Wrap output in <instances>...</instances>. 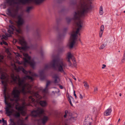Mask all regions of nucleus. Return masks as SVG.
Instances as JSON below:
<instances>
[{
    "label": "nucleus",
    "instance_id": "1",
    "mask_svg": "<svg viewBox=\"0 0 125 125\" xmlns=\"http://www.w3.org/2000/svg\"><path fill=\"white\" fill-rule=\"evenodd\" d=\"M90 8V5L88 4L82 5L79 10L75 11L73 14V19L75 20H78V21L76 23V26L78 27L76 31H73L71 33L70 39L67 46L70 49H72L74 44L76 43L78 37V35H80L79 33L82 27V21L80 20V17L84 15V14L87 13Z\"/></svg>",
    "mask_w": 125,
    "mask_h": 125
},
{
    "label": "nucleus",
    "instance_id": "2",
    "mask_svg": "<svg viewBox=\"0 0 125 125\" xmlns=\"http://www.w3.org/2000/svg\"><path fill=\"white\" fill-rule=\"evenodd\" d=\"M11 77L14 83L17 84L20 87H22L21 92L23 94L29 93L34 97L40 98L38 92H35L33 91H31V86L28 83H25L23 79H21L18 76H15L13 73L11 74Z\"/></svg>",
    "mask_w": 125,
    "mask_h": 125
},
{
    "label": "nucleus",
    "instance_id": "3",
    "mask_svg": "<svg viewBox=\"0 0 125 125\" xmlns=\"http://www.w3.org/2000/svg\"><path fill=\"white\" fill-rule=\"evenodd\" d=\"M67 64L65 62L64 59L62 58H58L57 60L54 59L50 63L46 64L45 66V69H46L51 67L58 68L59 71L65 73L64 69L67 67Z\"/></svg>",
    "mask_w": 125,
    "mask_h": 125
},
{
    "label": "nucleus",
    "instance_id": "4",
    "mask_svg": "<svg viewBox=\"0 0 125 125\" xmlns=\"http://www.w3.org/2000/svg\"><path fill=\"white\" fill-rule=\"evenodd\" d=\"M23 55L26 58H24V61L21 62H18V63L19 64H22L25 67H26L27 64H29L30 66L32 68H34L35 64V63L33 60L31 61V57L28 55L27 53H24Z\"/></svg>",
    "mask_w": 125,
    "mask_h": 125
},
{
    "label": "nucleus",
    "instance_id": "5",
    "mask_svg": "<svg viewBox=\"0 0 125 125\" xmlns=\"http://www.w3.org/2000/svg\"><path fill=\"white\" fill-rule=\"evenodd\" d=\"M5 102V104L7 105V106L5 108L6 114L8 116H10L15 111L13 109L10 103H8L6 101V99L7 97L6 96V94H4Z\"/></svg>",
    "mask_w": 125,
    "mask_h": 125
},
{
    "label": "nucleus",
    "instance_id": "6",
    "mask_svg": "<svg viewBox=\"0 0 125 125\" xmlns=\"http://www.w3.org/2000/svg\"><path fill=\"white\" fill-rule=\"evenodd\" d=\"M6 75H7L5 73H4L3 74L2 73L0 76V79H4V80L1 81L2 84L4 85V94H5L6 90V85L8 81V78Z\"/></svg>",
    "mask_w": 125,
    "mask_h": 125
},
{
    "label": "nucleus",
    "instance_id": "7",
    "mask_svg": "<svg viewBox=\"0 0 125 125\" xmlns=\"http://www.w3.org/2000/svg\"><path fill=\"white\" fill-rule=\"evenodd\" d=\"M19 43L22 45H25L24 47H20L19 46H18L17 48L18 49H22L23 50H26L29 47L27 46H25L26 44V43L25 41L24 38L23 37L21 36L19 39Z\"/></svg>",
    "mask_w": 125,
    "mask_h": 125
},
{
    "label": "nucleus",
    "instance_id": "8",
    "mask_svg": "<svg viewBox=\"0 0 125 125\" xmlns=\"http://www.w3.org/2000/svg\"><path fill=\"white\" fill-rule=\"evenodd\" d=\"M19 9V8L18 7H17L16 9H13L12 10H11L10 9H8V14L12 17L15 18L17 16Z\"/></svg>",
    "mask_w": 125,
    "mask_h": 125
},
{
    "label": "nucleus",
    "instance_id": "9",
    "mask_svg": "<svg viewBox=\"0 0 125 125\" xmlns=\"http://www.w3.org/2000/svg\"><path fill=\"white\" fill-rule=\"evenodd\" d=\"M43 112V110L39 107H38L36 110H34L31 112V115L34 117H36L40 114H42Z\"/></svg>",
    "mask_w": 125,
    "mask_h": 125
},
{
    "label": "nucleus",
    "instance_id": "10",
    "mask_svg": "<svg viewBox=\"0 0 125 125\" xmlns=\"http://www.w3.org/2000/svg\"><path fill=\"white\" fill-rule=\"evenodd\" d=\"M9 30H8V32L10 34H13V31H15L18 33H20L21 32V29L19 28L16 29L13 25H9Z\"/></svg>",
    "mask_w": 125,
    "mask_h": 125
},
{
    "label": "nucleus",
    "instance_id": "11",
    "mask_svg": "<svg viewBox=\"0 0 125 125\" xmlns=\"http://www.w3.org/2000/svg\"><path fill=\"white\" fill-rule=\"evenodd\" d=\"M22 15L20 14L17 17L18 20L17 22V23L18 26L22 25L25 23V20L22 18Z\"/></svg>",
    "mask_w": 125,
    "mask_h": 125
},
{
    "label": "nucleus",
    "instance_id": "12",
    "mask_svg": "<svg viewBox=\"0 0 125 125\" xmlns=\"http://www.w3.org/2000/svg\"><path fill=\"white\" fill-rule=\"evenodd\" d=\"M17 88L15 87L14 88L12 93V95L14 96V97L16 98H19L20 93V91L16 89Z\"/></svg>",
    "mask_w": 125,
    "mask_h": 125
},
{
    "label": "nucleus",
    "instance_id": "13",
    "mask_svg": "<svg viewBox=\"0 0 125 125\" xmlns=\"http://www.w3.org/2000/svg\"><path fill=\"white\" fill-rule=\"evenodd\" d=\"M13 67L14 70H16L17 72L21 71L26 74H27L28 73V72L26 71L24 68L21 66H19L17 68L15 64H14Z\"/></svg>",
    "mask_w": 125,
    "mask_h": 125
},
{
    "label": "nucleus",
    "instance_id": "14",
    "mask_svg": "<svg viewBox=\"0 0 125 125\" xmlns=\"http://www.w3.org/2000/svg\"><path fill=\"white\" fill-rule=\"evenodd\" d=\"M18 0L19 3L23 5L31 3V0Z\"/></svg>",
    "mask_w": 125,
    "mask_h": 125
},
{
    "label": "nucleus",
    "instance_id": "15",
    "mask_svg": "<svg viewBox=\"0 0 125 125\" xmlns=\"http://www.w3.org/2000/svg\"><path fill=\"white\" fill-rule=\"evenodd\" d=\"M112 111V108H108L104 112V114L105 116H107L110 115Z\"/></svg>",
    "mask_w": 125,
    "mask_h": 125
},
{
    "label": "nucleus",
    "instance_id": "16",
    "mask_svg": "<svg viewBox=\"0 0 125 125\" xmlns=\"http://www.w3.org/2000/svg\"><path fill=\"white\" fill-rule=\"evenodd\" d=\"M55 80L54 83H59L60 81V79L58 76L56 75H55L53 77Z\"/></svg>",
    "mask_w": 125,
    "mask_h": 125
},
{
    "label": "nucleus",
    "instance_id": "17",
    "mask_svg": "<svg viewBox=\"0 0 125 125\" xmlns=\"http://www.w3.org/2000/svg\"><path fill=\"white\" fill-rule=\"evenodd\" d=\"M73 58H74L73 56L70 52H68L67 53V57L66 58V59H67V60H70V59H72V60Z\"/></svg>",
    "mask_w": 125,
    "mask_h": 125
},
{
    "label": "nucleus",
    "instance_id": "18",
    "mask_svg": "<svg viewBox=\"0 0 125 125\" xmlns=\"http://www.w3.org/2000/svg\"><path fill=\"white\" fill-rule=\"evenodd\" d=\"M24 103L23 104V106H20L18 108L16 107V109L17 110L19 111H21L24 110Z\"/></svg>",
    "mask_w": 125,
    "mask_h": 125
},
{
    "label": "nucleus",
    "instance_id": "19",
    "mask_svg": "<svg viewBox=\"0 0 125 125\" xmlns=\"http://www.w3.org/2000/svg\"><path fill=\"white\" fill-rule=\"evenodd\" d=\"M40 104L41 105L42 107H45L47 105V103L45 101H40Z\"/></svg>",
    "mask_w": 125,
    "mask_h": 125
},
{
    "label": "nucleus",
    "instance_id": "20",
    "mask_svg": "<svg viewBox=\"0 0 125 125\" xmlns=\"http://www.w3.org/2000/svg\"><path fill=\"white\" fill-rule=\"evenodd\" d=\"M44 0H31V2H34L36 4H39L42 3Z\"/></svg>",
    "mask_w": 125,
    "mask_h": 125
},
{
    "label": "nucleus",
    "instance_id": "21",
    "mask_svg": "<svg viewBox=\"0 0 125 125\" xmlns=\"http://www.w3.org/2000/svg\"><path fill=\"white\" fill-rule=\"evenodd\" d=\"M48 117L47 116H44L42 119V123L44 124L48 120Z\"/></svg>",
    "mask_w": 125,
    "mask_h": 125
},
{
    "label": "nucleus",
    "instance_id": "22",
    "mask_svg": "<svg viewBox=\"0 0 125 125\" xmlns=\"http://www.w3.org/2000/svg\"><path fill=\"white\" fill-rule=\"evenodd\" d=\"M91 123L89 121V120L85 119L84 123L83 125H91Z\"/></svg>",
    "mask_w": 125,
    "mask_h": 125
},
{
    "label": "nucleus",
    "instance_id": "23",
    "mask_svg": "<svg viewBox=\"0 0 125 125\" xmlns=\"http://www.w3.org/2000/svg\"><path fill=\"white\" fill-rule=\"evenodd\" d=\"M68 100L69 102V103L72 106H73V105L71 101L74 102V99L71 96H69L68 98Z\"/></svg>",
    "mask_w": 125,
    "mask_h": 125
},
{
    "label": "nucleus",
    "instance_id": "24",
    "mask_svg": "<svg viewBox=\"0 0 125 125\" xmlns=\"http://www.w3.org/2000/svg\"><path fill=\"white\" fill-rule=\"evenodd\" d=\"M33 8V6L28 7H27L25 11L28 13H29Z\"/></svg>",
    "mask_w": 125,
    "mask_h": 125
},
{
    "label": "nucleus",
    "instance_id": "25",
    "mask_svg": "<svg viewBox=\"0 0 125 125\" xmlns=\"http://www.w3.org/2000/svg\"><path fill=\"white\" fill-rule=\"evenodd\" d=\"M24 121L20 119L17 122V125H27L26 124H24Z\"/></svg>",
    "mask_w": 125,
    "mask_h": 125
},
{
    "label": "nucleus",
    "instance_id": "26",
    "mask_svg": "<svg viewBox=\"0 0 125 125\" xmlns=\"http://www.w3.org/2000/svg\"><path fill=\"white\" fill-rule=\"evenodd\" d=\"M83 83L85 88L86 89H88L89 88V85L87 82L84 81L83 82Z\"/></svg>",
    "mask_w": 125,
    "mask_h": 125
},
{
    "label": "nucleus",
    "instance_id": "27",
    "mask_svg": "<svg viewBox=\"0 0 125 125\" xmlns=\"http://www.w3.org/2000/svg\"><path fill=\"white\" fill-rule=\"evenodd\" d=\"M7 2L10 5L16 3V2H15V0H7Z\"/></svg>",
    "mask_w": 125,
    "mask_h": 125
},
{
    "label": "nucleus",
    "instance_id": "28",
    "mask_svg": "<svg viewBox=\"0 0 125 125\" xmlns=\"http://www.w3.org/2000/svg\"><path fill=\"white\" fill-rule=\"evenodd\" d=\"M104 13L103 10V7L101 6L99 8V14L101 15H102Z\"/></svg>",
    "mask_w": 125,
    "mask_h": 125
},
{
    "label": "nucleus",
    "instance_id": "29",
    "mask_svg": "<svg viewBox=\"0 0 125 125\" xmlns=\"http://www.w3.org/2000/svg\"><path fill=\"white\" fill-rule=\"evenodd\" d=\"M11 35L10 34H8L6 33V36L5 35H3L2 36L3 38L6 40L8 39V37H10L11 36Z\"/></svg>",
    "mask_w": 125,
    "mask_h": 125
},
{
    "label": "nucleus",
    "instance_id": "30",
    "mask_svg": "<svg viewBox=\"0 0 125 125\" xmlns=\"http://www.w3.org/2000/svg\"><path fill=\"white\" fill-rule=\"evenodd\" d=\"M15 113L13 114V115L16 117H19L20 116V113L17 111H15Z\"/></svg>",
    "mask_w": 125,
    "mask_h": 125
},
{
    "label": "nucleus",
    "instance_id": "31",
    "mask_svg": "<svg viewBox=\"0 0 125 125\" xmlns=\"http://www.w3.org/2000/svg\"><path fill=\"white\" fill-rule=\"evenodd\" d=\"M72 61L73 62V66L76 67L77 66V64L75 58H73Z\"/></svg>",
    "mask_w": 125,
    "mask_h": 125
},
{
    "label": "nucleus",
    "instance_id": "32",
    "mask_svg": "<svg viewBox=\"0 0 125 125\" xmlns=\"http://www.w3.org/2000/svg\"><path fill=\"white\" fill-rule=\"evenodd\" d=\"M93 113H95V114H97L99 111V110H97L96 107H94L93 108Z\"/></svg>",
    "mask_w": 125,
    "mask_h": 125
},
{
    "label": "nucleus",
    "instance_id": "33",
    "mask_svg": "<svg viewBox=\"0 0 125 125\" xmlns=\"http://www.w3.org/2000/svg\"><path fill=\"white\" fill-rule=\"evenodd\" d=\"M10 123L9 125H16L15 123L14 122V120L13 119H10Z\"/></svg>",
    "mask_w": 125,
    "mask_h": 125
},
{
    "label": "nucleus",
    "instance_id": "34",
    "mask_svg": "<svg viewBox=\"0 0 125 125\" xmlns=\"http://www.w3.org/2000/svg\"><path fill=\"white\" fill-rule=\"evenodd\" d=\"M67 61L68 62V65L69 67H73V65H72L71 62H70V60H67Z\"/></svg>",
    "mask_w": 125,
    "mask_h": 125
},
{
    "label": "nucleus",
    "instance_id": "35",
    "mask_svg": "<svg viewBox=\"0 0 125 125\" xmlns=\"http://www.w3.org/2000/svg\"><path fill=\"white\" fill-rule=\"evenodd\" d=\"M25 78L26 79H30L31 81H32L33 80V78L30 76L29 75H26L25 77Z\"/></svg>",
    "mask_w": 125,
    "mask_h": 125
},
{
    "label": "nucleus",
    "instance_id": "36",
    "mask_svg": "<svg viewBox=\"0 0 125 125\" xmlns=\"http://www.w3.org/2000/svg\"><path fill=\"white\" fill-rule=\"evenodd\" d=\"M28 73L30 74H31V75L33 76H37L38 75L36 73H31V71H28Z\"/></svg>",
    "mask_w": 125,
    "mask_h": 125
},
{
    "label": "nucleus",
    "instance_id": "37",
    "mask_svg": "<svg viewBox=\"0 0 125 125\" xmlns=\"http://www.w3.org/2000/svg\"><path fill=\"white\" fill-rule=\"evenodd\" d=\"M18 101V100L17 99H16V104L15 105V108L16 109V107L17 108H18L19 106H20V104H19L17 102Z\"/></svg>",
    "mask_w": 125,
    "mask_h": 125
},
{
    "label": "nucleus",
    "instance_id": "38",
    "mask_svg": "<svg viewBox=\"0 0 125 125\" xmlns=\"http://www.w3.org/2000/svg\"><path fill=\"white\" fill-rule=\"evenodd\" d=\"M105 47V45L104 44L102 45L99 48V49L100 50L102 49H104Z\"/></svg>",
    "mask_w": 125,
    "mask_h": 125
},
{
    "label": "nucleus",
    "instance_id": "39",
    "mask_svg": "<svg viewBox=\"0 0 125 125\" xmlns=\"http://www.w3.org/2000/svg\"><path fill=\"white\" fill-rule=\"evenodd\" d=\"M53 88H56L57 91H53L52 92V93H53L55 94V93H56L57 92H60V90L56 88V87H54Z\"/></svg>",
    "mask_w": 125,
    "mask_h": 125
},
{
    "label": "nucleus",
    "instance_id": "40",
    "mask_svg": "<svg viewBox=\"0 0 125 125\" xmlns=\"http://www.w3.org/2000/svg\"><path fill=\"white\" fill-rule=\"evenodd\" d=\"M51 82L49 81H48L47 82L46 87V88H47L48 86L50 84Z\"/></svg>",
    "mask_w": 125,
    "mask_h": 125
},
{
    "label": "nucleus",
    "instance_id": "41",
    "mask_svg": "<svg viewBox=\"0 0 125 125\" xmlns=\"http://www.w3.org/2000/svg\"><path fill=\"white\" fill-rule=\"evenodd\" d=\"M98 91V88L97 87H94V92L96 93Z\"/></svg>",
    "mask_w": 125,
    "mask_h": 125
},
{
    "label": "nucleus",
    "instance_id": "42",
    "mask_svg": "<svg viewBox=\"0 0 125 125\" xmlns=\"http://www.w3.org/2000/svg\"><path fill=\"white\" fill-rule=\"evenodd\" d=\"M104 29V26L102 25L100 28V31H103Z\"/></svg>",
    "mask_w": 125,
    "mask_h": 125
},
{
    "label": "nucleus",
    "instance_id": "43",
    "mask_svg": "<svg viewBox=\"0 0 125 125\" xmlns=\"http://www.w3.org/2000/svg\"><path fill=\"white\" fill-rule=\"evenodd\" d=\"M47 88H46V87L45 88L43 89L42 91L44 93H47Z\"/></svg>",
    "mask_w": 125,
    "mask_h": 125
},
{
    "label": "nucleus",
    "instance_id": "44",
    "mask_svg": "<svg viewBox=\"0 0 125 125\" xmlns=\"http://www.w3.org/2000/svg\"><path fill=\"white\" fill-rule=\"evenodd\" d=\"M21 114L23 115H24L25 114V113L24 110L21 111Z\"/></svg>",
    "mask_w": 125,
    "mask_h": 125
},
{
    "label": "nucleus",
    "instance_id": "45",
    "mask_svg": "<svg viewBox=\"0 0 125 125\" xmlns=\"http://www.w3.org/2000/svg\"><path fill=\"white\" fill-rule=\"evenodd\" d=\"M29 98L30 99H31V101L32 102H34L35 101V99L34 98H32V96H30L29 97Z\"/></svg>",
    "mask_w": 125,
    "mask_h": 125
},
{
    "label": "nucleus",
    "instance_id": "46",
    "mask_svg": "<svg viewBox=\"0 0 125 125\" xmlns=\"http://www.w3.org/2000/svg\"><path fill=\"white\" fill-rule=\"evenodd\" d=\"M15 58H17L19 57H20V55L19 53H16L15 54Z\"/></svg>",
    "mask_w": 125,
    "mask_h": 125
},
{
    "label": "nucleus",
    "instance_id": "47",
    "mask_svg": "<svg viewBox=\"0 0 125 125\" xmlns=\"http://www.w3.org/2000/svg\"><path fill=\"white\" fill-rule=\"evenodd\" d=\"M103 32V31H100L99 33V37H102Z\"/></svg>",
    "mask_w": 125,
    "mask_h": 125
},
{
    "label": "nucleus",
    "instance_id": "48",
    "mask_svg": "<svg viewBox=\"0 0 125 125\" xmlns=\"http://www.w3.org/2000/svg\"><path fill=\"white\" fill-rule=\"evenodd\" d=\"M66 20L68 23H69L71 21V19L69 18H66Z\"/></svg>",
    "mask_w": 125,
    "mask_h": 125
},
{
    "label": "nucleus",
    "instance_id": "49",
    "mask_svg": "<svg viewBox=\"0 0 125 125\" xmlns=\"http://www.w3.org/2000/svg\"><path fill=\"white\" fill-rule=\"evenodd\" d=\"M9 22L11 24V25H13V24H14V22L13 21H11V20H10L9 21Z\"/></svg>",
    "mask_w": 125,
    "mask_h": 125
},
{
    "label": "nucleus",
    "instance_id": "50",
    "mask_svg": "<svg viewBox=\"0 0 125 125\" xmlns=\"http://www.w3.org/2000/svg\"><path fill=\"white\" fill-rule=\"evenodd\" d=\"M0 62H3L2 60L3 59V57L1 55H0Z\"/></svg>",
    "mask_w": 125,
    "mask_h": 125
},
{
    "label": "nucleus",
    "instance_id": "51",
    "mask_svg": "<svg viewBox=\"0 0 125 125\" xmlns=\"http://www.w3.org/2000/svg\"><path fill=\"white\" fill-rule=\"evenodd\" d=\"M3 44H4L6 45H8V43L3 41Z\"/></svg>",
    "mask_w": 125,
    "mask_h": 125
},
{
    "label": "nucleus",
    "instance_id": "52",
    "mask_svg": "<svg viewBox=\"0 0 125 125\" xmlns=\"http://www.w3.org/2000/svg\"><path fill=\"white\" fill-rule=\"evenodd\" d=\"M73 93H74V95L75 96V98L76 99L77 98V96L76 95L75 93V91L74 90L73 91Z\"/></svg>",
    "mask_w": 125,
    "mask_h": 125
},
{
    "label": "nucleus",
    "instance_id": "53",
    "mask_svg": "<svg viewBox=\"0 0 125 125\" xmlns=\"http://www.w3.org/2000/svg\"><path fill=\"white\" fill-rule=\"evenodd\" d=\"M79 97H80V98L82 99H83V96L81 94H80Z\"/></svg>",
    "mask_w": 125,
    "mask_h": 125
},
{
    "label": "nucleus",
    "instance_id": "54",
    "mask_svg": "<svg viewBox=\"0 0 125 125\" xmlns=\"http://www.w3.org/2000/svg\"><path fill=\"white\" fill-rule=\"evenodd\" d=\"M102 69H104V68L106 67V66L105 65L103 64L102 65Z\"/></svg>",
    "mask_w": 125,
    "mask_h": 125
},
{
    "label": "nucleus",
    "instance_id": "55",
    "mask_svg": "<svg viewBox=\"0 0 125 125\" xmlns=\"http://www.w3.org/2000/svg\"><path fill=\"white\" fill-rule=\"evenodd\" d=\"M123 59L124 60L125 59V51H124L123 56Z\"/></svg>",
    "mask_w": 125,
    "mask_h": 125
},
{
    "label": "nucleus",
    "instance_id": "56",
    "mask_svg": "<svg viewBox=\"0 0 125 125\" xmlns=\"http://www.w3.org/2000/svg\"><path fill=\"white\" fill-rule=\"evenodd\" d=\"M2 125H7V122L5 121V122H4L3 123Z\"/></svg>",
    "mask_w": 125,
    "mask_h": 125
},
{
    "label": "nucleus",
    "instance_id": "57",
    "mask_svg": "<svg viewBox=\"0 0 125 125\" xmlns=\"http://www.w3.org/2000/svg\"><path fill=\"white\" fill-rule=\"evenodd\" d=\"M41 36V34H40L37 33V36L38 37H39Z\"/></svg>",
    "mask_w": 125,
    "mask_h": 125
},
{
    "label": "nucleus",
    "instance_id": "58",
    "mask_svg": "<svg viewBox=\"0 0 125 125\" xmlns=\"http://www.w3.org/2000/svg\"><path fill=\"white\" fill-rule=\"evenodd\" d=\"M2 121L3 123L4 122H5V121H5L3 118H2Z\"/></svg>",
    "mask_w": 125,
    "mask_h": 125
},
{
    "label": "nucleus",
    "instance_id": "59",
    "mask_svg": "<svg viewBox=\"0 0 125 125\" xmlns=\"http://www.w3.org/2000/svg\"><path fill=\"white\" fill-rule=\"evenodd\" d=\"M125 60V59L124 60L123 59H123H122V60L121 61L122 62V63H124V62Z\"/></svg>",
    "mask_w": 125,
    "mask_h": 125
},
{
    "label": "nucleus",
    "instance_id": "60",
    "mask_svg": "<svg viewBox=\"0 0 125 125\" xmlns=\"http://www.w3.org/2000/svg\"><path fill=\"white\" fill-rule=\"evenodd\" d=\"M59 87L61 89H62L63 88L62 86L61 85H60L59 86Z\"/></svg>",
    "mask_w": 125,
    "mask_h": 125
},
{
    "label": "nucleus",
    "instance_id": "61",
    "mask_svg": "<svg viewBox=\"0 0 125 125\" xmlns=\"http://www.w3.org/2000/svg\"><path fill=\"white\" fill-rule=\"evenodd\" d=\"M73 78L74 80H76V79L74 76H73Z\"/></svg>",
    "mask_w": 125,
    "mask_h": 125
},
{
    "label": "nucleus",
    "instance_id": "62",
    "mask_svg": "<svg viewBox=\"0 0 125 125\" xmlns=\"http://www.w3.org/2000/svg\"><path fill=\"white\" fill-rule=\"evenodd\" d=\"M67 115V114H65V115H64V118H66V116Z\"/></svg>",
    "mask_w": 125,
    "mask_h": 125
},
{
    "label": "nucleus",
    "instance_id": "63",
    "mask_svg": "<svg viewBox=\"0 0 125 125\" xmlns=\"http://www.w3.org/2000/svg\"><path fill=\"white\" fill-rule=\"evenodd\" d=\"M28 118V116H27L25 118V120H26Z\"/></svg>",
    "mask_w": 125,
    "mask_h": 125
},
{
    "label": "nucleus",
    "instance_id": "64",
    "mask_svg": "<svg viewBox=\"0 0 125 125\" xmlns=\"http://www.w3.org/2000/svg\"><path fill=\"white\" fill-rule=\"evenodd\" d=\"M67 28H64V31H66L67 30Z\"/></svg>",
    "mask_w": 125,
    "mask_h": 125
}]
</instances>
